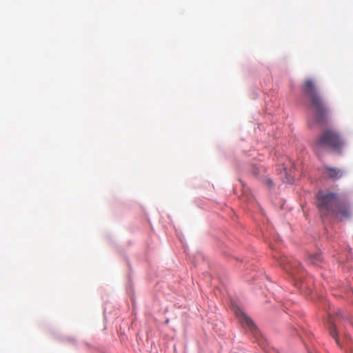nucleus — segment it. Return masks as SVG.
<instances>
[{
  "mask_svg": "<svg viewBox=\"0 0 353 353\" xmlns=\"http://www.w3.org/2000/svg\"><path fill=\"white\" fill-rule=\"evenodd\" d=\"M301 89L310 101L315 122L319 125L326 124L328 121L329 109L319 91L315 81L311 78L307 79Z\"/></svg>",
  "mask_w": 353,
  "mask_h": 353,
  "instance_id": "1",
  "label": "nucleus"
},
{
  "mask_svg": "<svg viewBox=\"0 0 353 353\" xmlns=\"http://www.w3.org/2000/svg\"><path fill=\"white\" fill-rule=\"evenodd\" d=\"M344 141L340 134L333 129H326L313 144L314 150L320 153L323 148H327L336 152H340L344 146Z\"/></svg>",
  "mask_w": 353,
  "mask_h": 353,
  "instance_id": "2",
  "label": "nucleus"
},
{
  "mask_svg": "<svg viewBox=\"0 0 353 353\" xmlns=\"http://www.w3.org/2000/svg\"><path fill=\"white\" fill-rule=\"evenodd\" d=\"M338 203L339 197L334 192L320 191L316 195V205L321 216L324 218H330L337 214Z\"/></svg>",
  "mask_w": 353,
  "mask_h": 353,
  "instance_id": "3",
  "label": "nucleus"
},
{
  "mask_svg": "<svg viewBox=\"0 0 353 353\" xmlns=\"http://www.w3.org/2000/svg\"><path fill=\"white\" fill-rule=\"evenodd\" d=\"M322 174L325 177L335 181L341 178L345 172L341 169L325 165L322 168Z\"/></svg>",
  "mask_w": 353,
  "mask_h": 353,
  "instance_id": "4",
  "label": "nucleus"
},
{
  "mask_svg": "<svg viewBox=\"0 0 353 353\" xmlns=\"http://www.w3.org/2000/svg\"><path fill=\"white\" fill-rule=\"evenodd\" d=\"M236 316L238 317L239 321L244 325H246L253 332L254 334H257V329L250 318H249L241 309L237 307L234 310Z\"/></svg>",
  "mask_w": 353,
  "mask_h": 353,
  "instance_id": "5",
  "label": "nucleus"
},
{
  "mask_svg": "<svg viewBox=\"0 0 353 353\" xmlns=\"http://www.w3.org/2000/svg\"><path fill=\"white\" fill-rule=\"evenodd\" d=\"M336 209L337 214L333 216L332 218L340 217L341 219H347L349 218L351 215V210L350 207L347 204L340 202L339 200Z\"/></svg>",
  "mask_w": 353,
  "mask_h": 353,
  "instance_id": "6",
  "label": "nucleus"
},
{
  "mask_svg": "<svg viewBox=\"0 0 353 353\" xmlns=\"http://www.w3.org/2000/svg\"><path fill=\"white\" fill-rule=\"evenodd\" d=\"M284 268L287 272H289L294 276H296V275L303 270V268L298 261H288L285 265Z\"/></svg>",
  "mask_w": 353,
  "mask_h": 353,
  "instance_id": "7",
  "label": "nucleus"
},
{
  "mask_svg": "<svg viewBox=\"0 0 353 353\" xmlns=\"http://www.w3.org/2000/svg\"><path fill=\"white\" fill-rule=\"evenodd\" d=\"M308 261L314 265H319L321 261V256L319 254L310 256Z\"/></svg>",
  "mask_w": 353,
  "mask_h": 353,
  "instance_id": "8",
  "label": "nucleus"
},
{
  "mask_svg": "<svg viewBox=\"0 0 353 353\" xmlns=\"http://www.w3.org/2000/svg\"><path fill=\"white\" fill-rule=\"evenodd\" d=\"M330 334L336 339V341L338 343L337 339H336V330L334 325H331L330 327Z\"/></svg>",
  "mask_w": 353,
  "mask_h": 353,
  "instance_id": "9",
  "label": "nucleus"
}]
</instances>
